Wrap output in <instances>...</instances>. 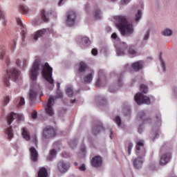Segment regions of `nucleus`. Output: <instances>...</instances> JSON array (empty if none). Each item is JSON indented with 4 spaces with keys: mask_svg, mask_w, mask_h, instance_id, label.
Returning <instances> with one entry per match:
<instances>
[{
    "mask_svg": "<svg viewBox=\"0 0 177 177\" xmlns=\"http://www.w3.org/2000/svg\"><path fill=\"white\" fill-rule=\"evenodd\" d=\"M53 104H55V98L52 96L48 100L46 105L44 106L46 114L50 117L55 115V111L53 110Z\"/></svg>",
    "mask_w": 177,
    "mask_h": 177,
    "instance_id": "423d86ee",
    "label": "nucleus"
},
{
    "mask_svg": "<svg viewBox=\"0 0 177 177\" xmlns=\"http://www.w3.org/2000/svg\"><path fill=\"white\" fill-rule=\"evenodd\" d=\"M12 131V127L7 128L6 130V135H7L8 140H12V138H13V132Z\"/></svg>",
    "mask_w": 177,
    "mask_h": 177,
    "instance_id": "bb28decb",
    "label": "nucleus"
},
{
    "mask_svg": "<svg viewBox=\"0 0 177 177\" xmlns=\"http://www.w3.org/2000/svg\"><path fill=\"white\" fill-rule=\"evenodd\" d=\"M15 63H16L17 66H22L23 68H24L26 67V66H27V63H28V62H27V61H26V59H24L23 62H21L20 61V59H17L15 60Z\"/></svg>",
    "mask_w": 177,
    "mask_h": 177,
    "instance_id": "cd10ccee",
    "label": "nucleus"
},
{
    "mask_svg": "<svg viewBox=\"0 0 177 177\" xmlns=\"http://www.w3.org/2000/svg\"><path fill=\"white\" fill-rule=\"evenodd\" d=\"M79 39H81L80 42L84 46H89V45H91V40L86 37H80Z\"/></svg>",
    "mask_w": 177,
    "mask_h": 177,
    "instance_id": "a878e982",
    "label": "nucleus"
},
{
    "mask_svg": "<svg viewBox=\"0 0 177 177\" xmlns=\"http://www.w3.org/2000/svg\"><path fill=\"white\" fill-rule=\"evenodd\" d=\"M134 100L137 104H150V98L145 95L138 93L134 97Z\"/></svg>",
    "mask_w": 177,
    "mask_h": 177,
    "instance_id": "0eeeda50",
    "label": "nucleus"
},
{
    "mask_svg": "<svg viewBox=\"0 0 177 177\" xmlns=\"http://www.w3.org/2000/svg\"><path fill=\"white\" fill-rule=\"evenodd\" d=\"M6 63L7 66H8V64H9V59H6Z\"/></svg>",
    "mask_w": 177,
    "mask_h": 177,
    "instance_id": "338daca9",
    "label": "nucleus"
},
{
    "mask_svg": "<svg viewBox=\"0 0 177 177\" xmlns=\"http://www.w3.org/2000/svg\"><path fill=\"white\" fill-rule=\"evenodd\" d=\"M66 95H68L69 97H71V96L74 95V92L73 91V88L68 87V88H66Z\"/></svg>",
    "mask_w": 177,
    "mask_h": 177,
    "instance_id": "f704fd0d",
    "label": "nucleus"
},
{
    "mask_svg": "<svg viewBox=\"0 0 177 177\" xmlns=\"http://www.w3.org/2000/svg\"><path fill=\"white\" fill-rule=\"evenodd\" d=\"M16 118H17V120H21L23 116L13 112L10 113L7 118V122L8 125H10V124H12V122H13L14 120H16Z\"/></svg>",
    "mask_w": 177,
    "mask_h": 177,
    "instance_id": "f8f14e48",
    "label": "nucleus"
},
{
    "mask_svg": "<svg viewBox=\"0 0 177 177\" xmlns=\"http://www.w3.org/2000/svg\"><path fill=\"white\" fill-rule=\"evenodd\" d=\"M26 102L24 100V99L21 97H20V101L19 102V104L17 105V107H21V106H24V104H25Z\"/></svg>",
    "mask_w": 177,
    "mask_h": 177,
    "instance_id": "37998d69",
    "label": "nucleus"
},
{
    "mask_svg": "<svg viewBox=\"0 0 177 177\" xmlns=\"http://www.w3.org/2000/svg\"><path fill=\"white\" fill-rule=\"evenodd\" d=\"M115 20L122 35L132 34V32H133V25L128 22V18L127 17L124 15H117L115 17Z\"/></svg>",
    "mask_w": 177,
    "mask_h": 177,
    "instance_id": "f257e3e1",
    "label": "nucleus"
},
{
    "mask_svg": "<svg viewBox=\"0 0 177 177\" xmlns=\"http://www.w3.org/2000/svg\"><path fill=\"white\" fill-rule=\"evenodd\" d=\"M145 117H146V113L144 111H140L138 113V118L140 120H143V122H150L151 121V119H145Z\"/></svg>",
    "mask_w": 177,
    "mask_h": 177,
    "instance_id": "b1692460",
    "label": "nucleus"
},
{
    "mask_svg": "<svg viewBox=\"0 0 177 177\" xmlns=\"http://www.w3.org/2000/svg\"><path fill=\"white\" fill-rule=\"evenodd\" d=\"M32 142L35 144V145H37V135H33L32 136Z\"/></svg>",
    "mask_w": 177,
    "mask_h": 177,
    "instance_id": "09e8293b",
    "label": "nucleus"
},
{
    "mask_svg": "<svg viewBox=\"0 0 177 177\" xmlns=\"http://www.w3.org/2000/svg\"><path fill=\"white\" fill-rule=\"evenodd\" d=\"M41 75L44 79L48 82V84H50L52 85L51 88H50V90L52 91L53 89V84L55 82V80H53V78L52 77V74L53 73V68L49 66V64L48 62L44 63L41 66Z\"/></svg>",
    "mask_w": 177,
    "mask_h": 177,
    "instance_id": "f03ea898",
    "label": "nucleus"
},
{
    "mask_svg": "<svg viewBox=\"0 0 177 177\" xmlns=\"http://www.w3.org/2000/svg\"><path fill=\"white\" fill-rule=\"evenodd\" d=\"M41 17L45 23L48 21V17H46V15H45V10H42L41 12Z\"/></svg>",
    "mask_w": 177,
    "mask_h": 177,
    "instance_id": "72a5a7b5",
    "label": "nucleus"
},
{
    "mask_svg": "<svg viewBox=\"0 0 177 177\" xmlns=\"http://www.w3.org/2000/svg\"><path fill=\"white\" fill-rule=\"evenodd\" d=\"M10 46L11 49H15V48H16V41L12 40L10 44Z\"/></svg>",
    "mask_w": 177,
    "mask_h": 177,
    "instance_id": "a18cd8bd",
    "label": "nucleus"
},
{
    "mask_svg": "<svg viewBox=\"0 0 177 177\" xmlns=\"http://www.w3.org/2000/svg\"><path fill=\"white\" fill-rule=\"evenodd\" d=\"M63 97V93L60 91V90H57V95L55 96V99H60Z\"/></svg>",
    "mask_w": 177,
    "mask_h": 177,
    "instance_id": "ea45409f",
    "label": "nucleus"
},
{
    "mask_svg": "<svg viewBox=\"0 0 177 177\" xmlns=\"http://www.w3.org/2000/svg\"><path fill=\"white\" fill-rule=\"evenodd\" d=\"M132 147H133V144H132V142H129L128 144V154H129V156H131V151L132 150Z\"/></svg>",
    "mask_w": 177,
    "mask_h": 177,
    "instance_id": "a19ab883",
    "label": "nucleus"
},
{
    "mask_svg": "<svg viewBox=\"0 0 177 177\" xmlns=\"http://www.w3.org/2000/svg\"><path fill=\"white\" fill-rule=\"evenodd\" d=\"M129 2H131V0H121L120 3L121 5H127Z\"/></svg>",
    "mask_w": 177,
    "mask_h": 177,
    "instance_id": "de8ad7c7",
    "label": "nucleus"
},
{
    "mask_svg": "<svg viewBox=\"0 0 177 177\" xmlns=\"http://www.w3.org/2000/svg\"><path fill=\"white\" fill-rule=\"evenodd\" d=\"M37 177H48V170L45 167L39 169Z\"/></svg>",
    "mask_w": 177,
    "mask_h": 177,
    "instance_id": "4be33fe9",
    "label": "nucleus"
},
{
    "mask_svg": "<svg viewBox=\"0 0 177 177\" xmlns=\"http://www.w3.org/2000/svg\"><path fill=\"white\" fill-rule=\"evenodd\" d=\"M9 102H10V98L8 96H6L3 100L4 105L6 106Z\"/></svg>",
    "mask_w": 177,
    "mask_h": 177,
    "instance_id": "c03bdc74",
    "label": "nucleus"
},
{
    "mask_svg": "<svg viewBox=\"0 0 177 177\" xmlns=\"http://www.w3.org/2000/svg\"><path fill=\"white\" fill-rule=\"evenodd\" d=\"M68 168H70L69 162L61 160L57 163V169L58 171L61 172V174H66V172L68 171Z\"/></svg>",
    "mask_w": 177,
    "mask_h": 177,
    "instance_id": "9b49d317",
    "label": "nucleus"
},
{
    "mask_svg": "<svg viewBox=\"0 0 177 177\" xmlns=\"http://www.w3.org/2000/svg\"><path fill=\"white\" fill-rule=\"evenodd\" d=\"M37 95H38V91H37L35 88H32L29 91V97L30 101L32 104L34 103V101H35V99L37 98Z\"/></svg>",
    "mask_w": 177,
    "mask_h": 177,
    "instance_id": "f3484780",
    "label": "nucleus"
},
{
    "mask_svg": "<svg viewBox=\"0 0 177 177\" xmlns=\"http://www.w3.org/2000/svg\"><path fill=\"white\" fill-rule=\"evenodd\" d=\"M17 21L19 26H23V24L21 23V20H20V19H17Z\"/></svg>",
    "mask_w": 177,
    "mask_h": 177,
    "instance_id": "052dcab7",
    "label": "nucleus"
},
{
    "mask_svg": "<svg viewBox=\"0 0 177 177\" xmlns=\"http://www.w3.org/2000/svg\"><path fill=\"white\" fill-rule=\"evenodd\" d=\"M5 57V50H3L2 52L0 53V59L2 60Z\"/></svg>",
    "mask_w": 177,
    "mask_h": 177,
    "instance_id": "6e6d98bb",
    "label": "nucleus"
},
{
    "mask_svg": "<svg viewBox=\"0 0 177 177\" xmlns=\"http://www.w3.org/2000/svg\"><path fill=\"white\" fill-rule=\"evenodd\" d=\"M80 171H85L86 169V167H85V165L82 164L80 168H79Z\"/></svg>",
    "mask_w": 177,
    "mask_h": 177,
    "instance_id": "603ef678",
    "label": "nucleus"
},
{
    "mask_svg": "<svg viewBox=\"0 0 177 177\" xmlns=\"http://www.w3.org/2000/svg\"><path fill=\"white\" fill-rule=\"evenodd\" d=\"M30 153V159L33 162L38 161V151L35 149V147H32L29 149Z\"/></svg>",
    "mask_w": 177,
    "mask_h": 177,
    "instance_id": "ddd939ff",
    "label": "nucleus"
},
{
    "mask_svg": "<svg viewBox=\"0 0 177 177\" xmlns=\"http://www.w3.org/2000/svg\"><path fill=\"white\" fill-rule=\"evenodd\" d=\"M94 17H95V19H102V14L100 12V10H95Z\"/></svg>",
    "mask_w": 177,
    "mask_h": 177,
    "instance_id": "473e14b6",
    "label": "nucleus"
},
{
    "mask_svg": "<svg viewBox=\"0 0 177 177\" xmlns=\"http://www.w3.org/2000/svg\"><path fill=\"white\" fill-rule=\"evenodd\" d=\"M103 74V71H99L98 72V80H97L96 83H95V86H97V88H99L100 86H102V83L103 82H106V75H102Z\"/></svg>",
    "mask_w": 177,
    "mask_h": 177,
    "instance_id": "2eb2a0df",
    "label": "nucleus"
},
{
    "mask_svg": "<svg viewBox=\"0 0 177 177\" xmlns=\"http://www.w3.org/2000/svg\"><path fill=\"white\" fill-rule=\"evenodd\" d=\"M122 48H118L117 49V53L118 56H123V55H125V52H127L129 55L132 56L133 57H135V56L138 55V52L135 50L132 47L128 46L125 42L122 43Z\"/></svg>",
    "mask_w": 177,
    "mask_h": 177,
    "instance_id": "7ed1b4c3",
    "label": "nucleus"
},
{
    "mask_svg": "<svg viewBox=\"0 0 177 177\" xmlns=\"http://www.w3.org/2000/svg\"><path fill=\"white\" fill-rule=\"evenodd\" d=\"M113 130H110V139H113Z\"/></svg>",
    "mask_w": 177,
    "mask_h": 177,
    "instance_id": "680f3d73",
    "label": "nucleus"
},
{
    "mask_svg": "<svg viewBox=\"0 0 177 177\" xmlns=\"http://www.w3.org/2000/svg\"><path fill=\"white\" fill-rule=\"evenodd\" d=\"M149 37H150V31L147 30L145 37H144L145 41H147V39H149Z\"/></svg>",
    "mask_w": 177,
    "mask_h": 177,
    "instance_id": "49530a36",
    "label": "nucleus"
},
{
    "mask_svg": "<svg viewBox=\"0 0 177 177\" xmlns=\"http://www.w3.org/2000/svg\"><path fill=\"white\" fill-rule=\"evenodd\" d=\"M45 32H46V29L37 30L34 35V37H33L34 40L37 41L38 38H40V37H42V35H44Z\"/></svg>",
    "mask_w": 177,
    "mask_h": 177,
    "instance_id": "412c9836",
    "label": "nucleus"
},
{
    "mask_svg": "<svg viewBox=\"0 0 177 177\" xmlns=\"http://www.w3.org/2000/svg\"><path fill=\"white\" fill-rule=\"evenodd\" d=\"M55 156H56V151L55 149H52L50 151V157H48L47 158V160L48 161H50L52 160V158L53 157H55Z\"/></svg>",
    "mask_w": 177,
    "mask_h": 177,
    "instance_id": "c9c22d12",
    "label": "nucleus"
},
{
    "mask_svg": "<svg viewBox=\"0 0 177 177\" xmlns=\"http://www.w3.org/2000/svg\"><path fill=\"white\" fill-rule=\"evenodd\" d=\"M118 85L119 86H121V85H122V75H118Z\"/></svg>",
    "mask_w": 177,
    "mask_h": 177,
    "instance_id": "79ce46f5",
    "label": "nucleus"
},
{
    "mask_svg": "<svg viewBox=\"0 0 177 177\" xmlns=\"http://www.w3.org/2000/svg\"><path fill=\"white\" fill-rule=\"evenodd\" d=\"M156 118L157 121H160L161 120V115L160 113H158L156 115Z\"/></svg>",
    "mask_w": 177,
    "mask_h": 177,
    "instance_id": "13d9d810",
    "label": "nucleus"
},
{
    "mask_svg": "<svg viewBox=\"0 0 177 177\" xmlns=\"http://www.w3.org/2000/svg\"><path fill=\"white\" fill-rule=\"evenodd\" d=\"M111 38L113 39H118V37L117 36V33L115 32H113L112 35H111Z\"/></svg>",
    "mask_w": 177,
    "mask_h": 177,
    "instance_id": "864d4df0",
    "label": "nucleus"
},
{
    "mask_svg": "<svg viewBox=\"0 0 177 177\" xmlns=\"http://www.w3.org/2000/svg\"><path fill=\"white\" fill-rule=\"evenodd\" d=\"M64 0H59L58 5L60 6L62 5V2H63Z\"/></svg>",
    "mask_w": 177,
    "mask_h": 177,
    "instance_id": "0e129e2a",
    "label": "nucleus"
},
{
    "mask_svg": "<svg viewBox=\"0 0 177 177\" xmlns=\"http://www.w3.org/2000/svg\"><path fill=\"white\" fill-rule=\"evenodd\" d=\"M140 92H142L143 93H147L149 91V88H147V86L145 84H140Z\"/></svg>",
    "mask_w": 177,
    "mask_h": 177,
    "instance_id": "7c9ffc66",
    "label": "nucleus"
},
{
    "mask_svg": "<svg viewBox=\"0 0 177 177\" xmlns=\"http://www.w3.org/2000/svg\"><path fill=\"white\" fill-rule=\"evenodd\" d=\"M22 136L25 140H30L31 137H30V133H28V130L26 127H23L22 129Z\"/></svg>",
    "mask_w": 177,
    "mask_h": 177,
    "instance_id": "393cba45",
    "label": "nucleus"
},
{
    "mask_svg": "<svg viewBox=\"0 0 177 177\" xmlns=\"http://www.w3.org/2000/svg\"><path fill=\"white\" fill-rule=\"evenodd\" d=\"M37 111H34L32 113V118H33V120H35V118H37Z\"/></svg>",
    "mask_w": 177,
    "mask_h": 177,
    "instance_id": "3c124183",
    "label": "nucleus"
},
{
    "mask_svg": "<svg viewBox=\"0 0 177 177\" xmlns=\"http://www.w3.org/2000/svg\"><path fill=\"white\" fill-rule=\"evenodd\" d=\"M71 103H75V100H73L71 101Z\"/></svg>",
    "mask_w": 177,
    "mask_h": 177,
    "instance_id": "774afa93",
    "label": "nucleus"
},
{
    "mask_svg": "<svg viewBox=\"0 0 177 177\" xmlns=\"http://www.w3.org/2000/svg\"><path fill=\"white\" fill-rule=\"evenodd\" d=\"M134 168H136V169H139V168H142V165L143 164V158L142 157H138L136 159H135L133 162Z\"/></svg>",
    "mask_w": 177,
    "mask_h": 177,
    "instance_id": "a211bd4d",
    "label": "nucleus"
},
{
    "mask_svg": "<svg viewBox=\"0 0 177 177\" xmlns=\"http://www.w3.org/2000/svg\"><path fill=\"white\" fill-rule=\"evenodd\" d=\"M19 10H20L21 12H22V13H23L24 15H27V13H28V12H29L28 7H27V6L23 5V4H21V5L19 6Z\"/></svg>",
    "mask_w": 177,
    "mask_h": 177,
    "instance_id": "c85d7f7f",
    "label": "nucleus"
},
{
    "mask_svg": "<svg viewBox=\"0 0 177 177\" xmlns=\"http://www.w3.org/2000/svg\"><path fill=\"white\" fill-rule=\"evenodd\" d=\"M41 61L39 59H36L33 62V65L32 68L30 71V78L32 81H37V78H38V71H39V66Z\"/></svg>",
    "mask_w": 177,
    "mask_h": 177,
    "instance_id": "39448f33",
    "label": "nucleus"
},
{
    "mask_svg": "<svg viewBox=\"0 0 177 177\" xmlns=\"http://www.w3.org/2000/svg\"><path fill=\"white\" fill-rule=\"evenodd\" d=\"M169 160H171V153L164 154L160 160V165H165V164H168L169 162Z\"/></svg>",
    "mask_w": 177,
    "mask_h": 177,
    "instance_id": "dca6fc26",
    "label": "nucleus"
},
{
    "mask_svg": "<svg viewBox=\"0 0 177 177\" xmlns=\"http://www.w3.org/2000/svg\"><path fill=\"white\" fill-rule=\"evenodd\" d=\"M19 71L16 68L10 69V71H7V76L4 79V85L5 86H10V82H9V80H12V81H16L19 78Z\"/></svg>",
    "mask_w": 177,
    "mask_h": 177,
    "instance_id": "20e7f679",
    "label": "nucleus"
},
{
    "mask_svg": "<svg viewBox=\"0 0 177 177\" xmlns=\"http://www.w3.org/2000/svg\"><path fill=\"white\" fill-rule=\"evenodd\" d=\"M87 66L84 62H80L79 65V71L80 73H84L87 68Z\"/></svg>",
    "mask_w": 177,
    "mask_h": 177,
    "instance_id": "c756f323",
    "label": "nucleus"
},
{
    "mask_svg": "<svg viewBox=\"0 0 177 177\" xmlns=\"http://www.w3.org/2000/svg\"><path fill=\"white\" fill-rule=\"evenodd\" d=\"M3 12H2L0 8V19H3Z\"/></svg>",
    "mask_w": 177,
    "mask_h": 177,
    "instance_id": "bf43d9fd",
    "label": "nucleus"
},
{
    "mask_svg": "<svg viewBox=\"0 0 177 177\" xmlns=\"http://www.w3.org/2000/svg\"><path fill=\"white\" fill-rule=\"evenodd\" d=\"M91 53H92V55H93V56H96V55H97V49L93 48L91 50Z\"/></svg>",
    "mask_w": 177,
    "mask_h": 177,
    "instance_id": "8fccbe9b",
    "label": "nucleus"
},
{
    "mask_svg": "<svg viewBox=\"0 0 177 177\" xmlns=\"http://www.w3.org/2000/svg\"><path fill=\"white\" fill-rule=\"evenodd\" d=\"M142 127L140 126V127H138V132H139V133H142Z\"/></svg>",
    "mask_w": 177,
    "mask_h": 177,
    "instance_id": "e2e57ef3",
    "label": "nucleus"
},
{
    "mask_svg": "<svg viewBox=\"0 0 177 177\" xmlns=\"http://www.w3.org/2000/svg\"><path fill=\"white\" fill-rule=\"evenodd\" d=\"M70 146L73 148V146H77V143L75 142V140H73L71 142H69Z\"/></svg>",
    "mask_w": 177,
    "mask_h": 177,
    "instance_id": "4d7b16f0",
    "label": "nucleus"
},
{
    "mask_svg": "<svg viewBox=\"0 0 177 177\" xmlns=\"http://www.w3.org/2000/svg\"><path fill=\"white\" fill-rule=\"evenodd\" d=\"M95 74L94 72H92L91 73L88 74L87 75L84 76L83 80L84 82L86 84H91L92 82V80H93V75Z\"/></svg>",
    "mask_w": 177,
    "mask_h": 177,
    "instance_id": "5701e85b",
    "label": "nucleus"
},
{
    "mask_svg": "<svg viewBox=\"0 0 177 177\" xmlns=\"http://www.w3.org/2000/svg\"><path fill=\"white\" fill-rule=\"evenodd\" d=\"M102 162V157L100 156H95L91 160V165L95 168H98V167H101Z\"/></svg>",
    "mask_w": 177,
    "mask_h": 177,
    "instance_id": "4468645a",
    "label": "nucleus"
},
{
    "mask_svg": "<svg viewBox=\"0 0 177 177\" xmlns=\"http://www.w3.org/2000/svg\"><path fill=\"white\" fill-rule=\"evenodd\" d=\"M75 17H77V15H75V12L73 11H70L68 12L67 15V19H66V25L68 27H73L75 23Z\"/></svg>",
    "mask_w": 177,
    "mask_h": 177,
    "instance_id": "9d476101",
    "label": "nucleus"
},
{
    "mask_svg": "<svg viewBox=\"0 0 177 177\" xmlns=\"http://www.w3.org/2000/svg\"><path fill=\"white\" fill-rule=\"evenodd\" d=\"M131 67L134 71H139L143 68V62L142 61L135 62L132 64Z\"/></svg>",
    "mask_w": 177,
    "mask_h": 177,
    "instance_id": "aec40b11",
    "label": "nucleus"
},
{
    "mask_svg": "<svg viewBox=\"0 0 177 177\" xmlns=\"http://www.w3.org/2000/svg\"><path fill=\"white\" fill-rule=\"evenodd\" d=\"M102 131H104V127H103V124H102V123L94 125L93 128V133L94 135H97V133H100Z\"/></svg>",
    "mask_w": 177,
    "mask_h": 177,
    "instance_id": "6ab92c4d",
    "label": "nucleus"
},
{
    "mask_svg": "<svg viewBox=\"0 0 177 177\" xmlns=\"http://www.w3.org/2000/svg\"><path fill=\"white\" fill-rule=\"evenodd\" d=\"M159 60L161 62L162 67L164 71H165V63H164V62L162 61V53L160 54V55H159Z\"/></svg>",
    "mask_w": 177,
    "mask_h": 177,
    "instance_id": "4c0bfd02",
    "label": "nucleus"
},
{
    "mask_svg": "<svg viewBox=\"0 0 177 177\" xmlns=\"http://www.w3.org/2000/svg\"><path fill=\"white\" fill-rule=\"evenodd\" d=\"M115 122L118 126L121 127V118L120 116H116L114 120Z\"/></svg>",
    "mask_w": 177,
    "mask_h": 177,
    "instance_id": "58836bf2",
    "label": "nucleus"
},
{
    "mask_svg": "<svg viewBox=\"0 0 177 177\" xmlns=\"http://www.w3.org/2000/svg\"><path fill=\"white\" fill-rule=\"evenodd\" d=\"M57 91H59V88H60V83H57Z\"/></svg>",
    "mask_w": 177,
    "mask_h": 177,
    "instance_id": "69168bd1",
    "label": "nucleus"
},
{
    "mask_svg": "<svg viewBox=\"0 0 177 177\" xmlns=\"http://www.w3.org/2000/svg\"><path fill=\"white\" fill-rule=\"evenodd\" d=\"M136 154L140 156L141 157H145L146 154V149L145 148V143L142 140L138 141L136 142Z\"/></svg>",
    "mask_w": 177,
    "mask_h": 177,
    "instance_id": "1a4fd4ad",
    "label": "nucleus"
},
{
    "mask_svg": "<svg viewBox=\"0 0 177 177\" xmlns=\"http://www.w3.org/2000/svg\"><path fill=\"white\" fill-rule=\"evenodd\" d=\"M127 112H124V115H128L131 113V109L129 107L126 108Z\"/></svg>",
    "mask_w": 177,
    "mask_h": 177,
    "instance_id": "5fc2aeb1",
    "label": "nucleus"
},
{
    "mask_svg": "<svg viewBox=\"0 0 177 177\" xmlns=\"http://www.w3.org/2000/svg\"><path fill=\"white\" fill-rule=\"evenodd\" d=\"M140 17H142V10H138V13L136 15V21H139V20H140Z\"/></svg>",
    "mask_w": 177,
    "mask_h": 177,
    "instance_id": "e433bc0d",
    "label": "nucleus"
},
{
    "mask_svg": "<svg viewBox=\"0 0 177 177\" xmlns=\"http://www.w3.org/2000/svg\"><path fill=\"white\" fill-rule=\"evenodd\" d=\"M162 35H165V37H169L170 35H172V31L171 29H166L162 32Z\"/></svg>",
    "mask_w": 177,
    "mask_h": 177,
    "instance_id": "2f4dec72",
    "label": "nucleus"
},
{
    "mask_svg": "<svg viewBox=\"0 0 177 177\" xmlns=\"http://www.w3.org/2000/svg\"><path fill=\"white\" fill-rule=\"evenodd\" d=\"M43 136L46 139L53 138L56 136V131H55V129H53V127L48 126L44 129Z\"/></svg>",
    "mask_w": 177,
    "mask_h": 177,
    "instance_id": "6e6552de",
    "label": "nucleus"
}]
</instances>
